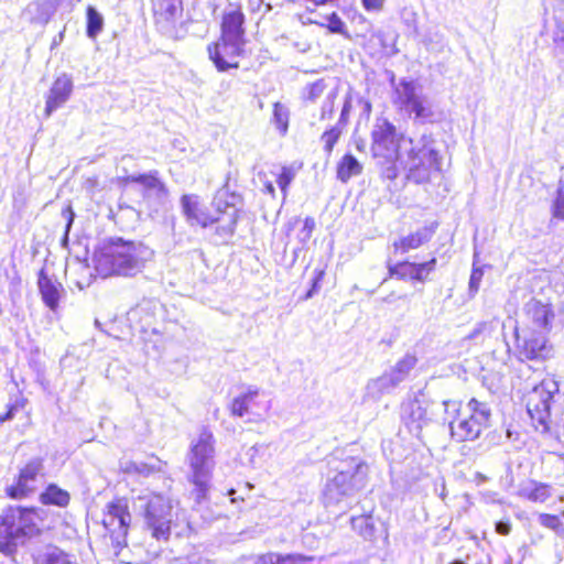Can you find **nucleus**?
I'll return each mask as SVG.
<instances>
[{
  "instance_id": "obj_1",
  "label": "nucleus",
  "mask_w": 564,
  "mask_h": 564,
  "mask_svg": "<svg viewBox=\"0 0 564 564\" xmlns=\"http://www.w3.org/2000/svg\"><path fill=\"white\" fill-rule=\"evenodd\" d=\"M242 196L228 187L217 189L209 203L198 194L187 193L180 197L181 210L191 227L212 229L220 238H231L241 217L238 207Z\"/></svg>"
},
{
  "instance_id": "obj_2",
  "label": "nucleus",
  "mask_w": 564,
  "mask_h": 564,
  "mask_svg": "<svg viewBox=\"0 0 564 564\" xmlns=\"http://www.w3.org/2000/svg\"><path fill=\"white\" fill-rule=\"evenodd\" d=\"M45 511L34 505H8L0 512V553L13 557L19 543L41 536Z\"/></svg>"
},
{
  "instance_id": "obj_3",
  "label": "nucleus",
  "mask_w": 564,
  "mask_h": 564,
  "mask_svg": "<svg viewBox=\"0 0 564 564\" xmlns=\"http://www.w3.org/2000/svg\"><path fill=\"white\" fill-rule=\"evenodd\" d=\"M413 140L398 133L387 119H378L372 130V153L381 169V175L394 180L399 175V162Z\"/></svg>"
},
{
  "instance_id": "obj_4",
  "label": "nucleus",
  "mask_w": 564,
  "mask_h": 564,
  "mask_svg": "<svg viewBox=\"0 0 564 564\" xmlns=\"http://www.w3.org/2000/svg\"><path fill=\"white\" fill-rule=\"evenodd\" d=\"M400 170H404L406 180L415 184L427 183L433 175L441 173L442 156L431 134H423L412 142L404 155L401 156Z\"/></svg>"
},
{
  "instance_id": "obj_5",
  "label": "nucleus",
  "mask_w": 564,
  "mask_h": 564,
  "mask_svg": "<svg viewBox=\"0 0 564 564\" xmlns=\"http://www.w3.org/2000/svg\"><path fill=\"white\" fill-rule=\"evenodd\" d=\"M95 269L101 276L130 275L139 264L134 241L109 239L94 254Z\"/></svg>"
},
{
  "instance_id": "obj_6",
  "label": "nucleus",
  "mask_w": 564,
  "mask_h": 564,
  "mask_svg": "<svg viewBox=\"0 0 564 564\" xmlns=\"http://www.w3.org/2000/svg\"><path fill=\"white\" fill-rule=\"evenodd\" d=\"M132 524L129 499L115 496L105 505L101 512V539L119 555L128 547V536Z\"/></svg>"
},
{
  "instance_id": "obj_7",
  "label": "nucleus",
  "mask_w": 564,
  "mask_h": 564,
  "mask_svg": "<svg viewBox=\"0 0 564 564\" xmlns=\"http://www.w3.org/2000/svg\"><path fill=\"white\" fill-rule=\"evenodd\" d=\"M491 409L473 398L458 416L449 421L451 436L457 442L474 441L490 425Z\"/></svg>"
},
{
  "instance_id": "obj_8",
  "label": "nucleus",
  "mask_w": 564,
  "mask_h": 564,
  "mask_svg": "<svg viewBox=\"0 0 564 564\" xmlns=\"http://www.w3.org/2000/svg\"><path fill=\"white\" fill-rule=\"evenodd\" d=\"M393 101L401 111L413 117L416 122L426 123L435 120L429 99L414 80L401 79L394 86Z\"/></svg>"
},
{
  "instance_id": "obj_9",
  "label": "nucleus",
  "mask_w": 564,
  "mask_h": 564,
  "mask_svg": "<svg viewBox=\"0 0 564 564\" xmlns=\"http://www.w3.org/2000/svg\"><path fill=\"white\" fill-rule=\"evenodd\" d=\"M558 394V383L551 378L543 379L527 394L528 414L543 431L549 430L551 406Z\"/></svg>"
},
{
  "instance_id": "obj_10",
  "label": "nucleus",
  "mask_w": 564,
  "mask_h": 564,
  "mask_svg": "<svg viewBox=\"0 0 564 564\" xmlns=\"http://www.w3.org/2000/svg\"><path fill=\"white\" fill-rule=\"evenodd\" d=\"M516 355L520 361L542 364L555 356V349L546 334L535 329L516 328Z\"/></svg>"
},
{
  "instance_id": "obj_11",
  "label": "nucleus",
  "mask_w": 564,
  "mask_h": 564,
  "mask_svg": "<svg viewBox=\"0 0 564 564\" xmlns=\"http://www.w3.org/2000/svg\"><path fill=\"white\" fill-rule=\"evenodd\" d=\"M173 506L163 495H152L143 509V519L151 536L158 541H167L172 530Z\"/></svg>"
},
{
  "instance_id": "obj_12",
  "label": "nucleus",
  "mask_w": 564,
  "mask_h": 564,
  "mask_svg": "<svg viewBox=\"0 0 564 564\" xmlns=\"http://www.w3.org/2000/svg\"><path fill=\"white\" fill-rule=\"evenodd\" d=\"M44 476L43 459H30L19 468L12 484L4 488V496L14 501L26 500L37 491Z\"/></svg>"
},
{
  "instance_id": "obj_13",
  "label": "nucleus",
  "mask_w": 564,
  "mask_h": 564,
  "mask_svg": "<svg viewBox=\"0 0 564 564\" xmlns=\"http://www.w3.org/2000/svg\"><path fill=\"white\" fill-rule=\"evenodd\" d=\"M246 44L247 41L218 36L207 45L206 51L216 69L224 73L240 67V61L246 56Z\"/></svg>"
},
{
  "instance_id": "obj_14",
  "label": "nucleus",
  "mask_w": 564,
  "mask_h": 564,
  "mask_svg": "<svg viewBox=\"0 0 564 564\" xmlns=\"http://www.w3.org/2000/svg\"><path fill=\"white\" fill-rule=\"evenodd\" d=\"M297 169L294 165L271 163L257 173L261 185V192L274 199L276 191L273 182L276 183L283 198L288 196L290 185L295 180Z\"/></svg>"
},
{
  "instance_id": "obj_15",
  "label": "nucleus",
  "mask_w": 564,
  "mask_h": 564,
  "mask_svg": "<svg viewBox=\"0 0 564 564\" xmlns=\"http://www.w3.org/2000/svg\"><path fill=\"white\" fill-rule=\"evenodd\" d=\"M219 36L228 40L247 41L246 15L240 4L230 3L223 12L219 24Z\"/></svg>"
},
{
  "instance_id": "obj_16",
  "label": "nucleus",
  "mask_w": 564,
  "mask_h": 564,
  "mask_svg": "<svg viewBox=\"0 0 564 564\" xmlns=\"http://www.w3.org/2000/svg\"><path fill=\"white\" fill-rule=\"evenodd\" d=\"M37 289L43 304L51 312H57L65 294L63 284L48 275L45 269H41L37 272Z\"/></svg>"
},
{
  "instance_id": "obj_17",
  "label": "nucleus",
  "mask_w": 564,
  "mask_h": 564,
  "mask_svg": "<svg viewBox=\"0 0 564 564\" xmlns=\"http://www.w3.org/2000/svg\"><path fill=\"white\" fill-rule=\"evenodd\" d=\"M416 362L417 358L414 355L409 352L405 354V356L395 364L390 372L379 377L375 384L381 392H389L408 378Z\"/></svg>"
},
{
  "instance_id": "obj_18",
  "label": "nucleus",
  "mask_w": 564,
  "mask_h": 564,
  "mask_svg": "<svg viewBox=\"0 0 564 564\" xmlns=\"http://www.w3.org/2000/svg\"><path fill=\"white\" fill-rule=\"evenodd\" d=\"M73 93V80L66 75L57 76L45 98L44 117L48 118L58 108H61Z\"/></svg>"
},
{
  "instance_id": "obj_19",
  "label": "nucleus",
  "mask_w": 564,
  "mask_h": 564,
  "mask_svg": "<svg viewBox=\"0 0 564 564\" xmlns=\"http://www.w3.org/2000/svg\"><path fill=\"white\" fill-rule=\"evenodd\" d=\"M215 440L213 433L204 430L198 440L191 445L188 464L213 467Z\"/></svg>"
},
{
  "instance_id": "obj_20",
  "label": "nucleus",
  "mask_w": 564,
  "mask_h": 564,
  "mask_svg": "<svg viewBox=\"0 0 564 564\" xmlns=\"http://www.w3.org/2000/svg\"><path fill=\"white\" fill-rule=\"evenodd\" d=\"M523 312L532 327L550 330L555 315L550 304L531 299L524 304Z\"/></svg>"
},
{
  "instance_id": "obj_21",
  "label": "nucleus",
  "mask_w": 564,
  "mask_h": 564,
  "mask_svg": "<svg viewBox=\"0 0 564 564\" xmlns=\"http://www.w3.org/2000/svg\"><path fill=\"white\" fill-rule=\"evenodd\" d=\"M259 390L250 389L232 399L228 409L232 416L256 415L261 409Z\"/></svg>"
},
{
  "instance_id": "obj_22",
  "label": "nucleus",
  "mask_w": 564,
  "mask_h": 564,
  "mask_svg": "<svg viewBox=\"0 0 564 564\" xmlns=\"http://www.w3.org/2000/svg\"><path fill=\"white\" fill-rule=\"evenodd\" d=\"M435 258H432L431 260L423 263H413L404 261L391 267L390 272L391 275H395L401 279L409 278L411 280L423 282L426 275L435 269Z\"/></svg>"
},
{
  "instance_id": "obj_23",
  "label": "nucleus",
  "mask_w": 564,
  "mask_h": 564,
  "mask_svg": "<svg viewBox=\"0 0 564 564\" xmlns=\"http://www.w3.org/2000/svg\"><path fill=\"white\" fill-rule=\"evenodd\" d=\"M191 474L187 477L188 482L192 485V494L196 501L206 499L210 489L212 469L210 466L189 465Z\"/></svg>"
},
{
  "instance_id": "obj_24",
  "label": "nucleus",
  "mask_w": 564,
  "mask_h": 564,
  "mask_svg": "<svg viewBox=\"0 0 564 564\" xmlns=\"http://www.w3.org/2000/svg\"><path fill=\"white\" fill-rule=\"evenodd\" d=\"M402 417L409 430L416 435L430 422L425 406L417 399L403 405Z\"/></svg>"
},
{
  "instance_id": "obj_25",
  "label": "nucleus",
  "mask_w": 564,
  "mask_h": 564,
  "mask_svg": "<svg viewBox=\"0 0 564 564\" xmlns=\"http://www.w3.org/2000/svg\"><path fill=\"white\" fill-rule=\"evenodd\" d=\"M42 506L66 509L70 506L72 495L56 482H48L39 495Z\"/></svg>"
},
{
  "instance_id": "obj_26",
  "label": "nucleus",
  "mask_w": 564,
  "mask_h": 564,
  "mask_svg": "<svg viewBox=\"0 0 564 564\" xmlns=\"http://www.w3.org/2000/svg\"><path fill=\"white\" fill-rule=\"evenodd\" d=\"M182 8L175 0H155L153 3V17L159 24H169L181 15Z\"/></svg>"
},
{
  "instance_id": "obj_27",
  "label": "nucleus",
  "mask_w": 564,
  "mask_h": 564,
  "mask_svg": "<svg viewBox=\"0 0 564 564\" xmlns=\"http://www.w3.org/2000/svg\"><path fill=\"white\" fill-rule=\"evenodd\" d=\"M158 171H151L149 173H141L137 175H129L122 178V184H140L145 189H153L158 193L167 194V187L163 181L158 176Z\"/></svg>"
},
{
  "instance_id": "obj_28",
  "label": "nucleus",
  "mask_w": 564,
  "mask_h": 564,
  "mask_svg": "<svg viewBox=\"0 0 564 564\" xmlns=\"http://www.w3.org/2000/svg\"><path fill=\"white\" fill-rule=\"evenodd\" d=\"M433 230L430 228L419 229L416 232L409 235L408 237L401 238L399 241L393 243L397 251H401L402 253L410 251L411 249H416L424 242L429 241L432 238Z\"/></svg>"
},
{
  "instance_id": "obj_29",
  "label": "nucleus",
  "mask_w": 564,
  "mask_h": 564,
  "mask_svg": "<svg viewBox=\"0 0 564 564\" xmlns=\"http://www.w3.org/2000/svg\"><path fill=\"white\" fill-rule=\"evenodd\" d=\"M313 560V556L302 554L281 555L276 553H267L259 556L257 564H303Z\"/></svg>"
},
{
  "instance_id": "obj_30",
  "label": "nucleus",
  "mask_w": 564,
  "mask_h": 564,
  "mask_svg": "<svg viewBox=\"0 0 564 564\" xmlns=\"http://www.w3.org/2000/svg\"><path fill=\"white\" fill-rule=\"evenodd\" d=\"M521 496L533 502L542 503L551 497V486L532 480L521 489Z\"/></svg>"
},
{
  "instance_id": "obj_31",
  "label": "nucleus",
  "mask_w": 564,
  "mask_h": 564,
  "mask_svg": "<svg viewBox=\"0 0 564 564\" xmlns=\"http://www.w3.org/2000/svg\"><path fill=\"white\" fill-rule=\"evenodd\" d=\"M104 29V18L93 6L86 8V34L89 39H96Z\"/></svg>"
},
{
  "instance_id": "obj_32",
  "label": "nucleus",
  "mask_w": 564,
  "mask_h": 564,
  "mask_svg": "<svg viewBox=\"0 0 564 564\" xmlns=\"http://www.w3.org/2000/svg\"><path fill=\"white\" fill-rule=\"evenodd\" d=\"M272 118L279 132L282 135L286 134L289 130L290 111L282 102L276 101L273 104Z\"/></svg>"
},
{
  "instance_id": "obj_33",
  "label": "nucleus",
  "mask_w": 564,
  "mask_h": 564,
  "mask_svg": "<svg viewBox=\"0 0 564 564\" xmlns=\"http://www.w3.org/2000/svg\"><path fill=\"white\" fill-rule=\"evenodd\" d=\"M359 529V534L366 541H372L377 535V528L371 516L355 517V529Z\"/></svg>"
},
{
  "instance_id": "obj_34",
  "label": "nucleus",
  "mask_w": 564,
  "mask_h": 564,
  "mask_svg": "<svg viewBox=\"0 0 564 564\" xmlns=\"http://www.w3.org/2000/svg\"><path fill=\"white\" fill-rule=\"evenodd\" d=\"M343 132V128L337 124L325 130L321 135L323 142V149L327 155L332 154L335 144L339 140Z\"/></svg>"
},
{
  "instance_id": "obj_35",
  "label": "nucleus",
  "mask_w": 564,
  "mask_h": 564,
  "mask_svg": "<svg viewBox=\"0 0 564 564\" xmlns=\"http://www.w3.org/2000/svg\"><path fill=\"white\" fill-rule=\"evenodd\" d=\"M478 253H474V262L473 270L470 273L469 282H468V292L470 297H474L476 293L479 291L480 283L484 276V268L477 265Z\"/></svg>"
},
{
  "instance_id": "obj_36",
  "label": "nucleus",
  "mask_w": 564,
  "mask_h": 564,
  "mask_svg": "<svg viewBox=\"0 0 564 564\" xmlns=\"http://www.w3.org/2000/svg\"><path fill=\"white\" fill-rule=\"evenodd\" d=\"M337 178L343 183H347L352 176V154L346 153L337 163Z\"/></svg>"
},
{
  "instance_id": "obj_37",
  "label": "nucleus",
  "mask_w": 564,
  "mask_h": 564,
  "mask_svg": "<svg viewBox=\"0 0 564 564\" xmlns=\"http://www.w3.org/2000/svg\"><path fill=\"white\" fill-rule=\"evenodd\" d=\"M325 278V271L323 269H315L313 272V276L311 280V286L307 290L305 294H303L300 299L302 301H306L311 297H313L315 294H317L321 291L322 282Z\"/></svg>"
},
{
  "instance_id": "obj_38",
  "label": "nucleus",
  "mask_w": 564,
  "mask_h": 564,
  "mask_svg": "<svg viewBox=\"0 0 564 564\" xmlns=\"http://www.w3.org/2000/svg\"><path fill=\"white\" fill-rule=\"evenodd\" d=\"M26 404L28 399L24 397H20L13 403L8 404L6 412L0 414V425L7 421L12 420L15 416V413L20 410H23Z\"/></svg>"
},
{
  "instance_id": "obj_39",
  "label": "nucleus",
  "mask_w": 564,
  "mask_h": 564,
  "mask_svg": "<svg viewBox=\"0 0 564 564\" xmlns=\"http://www.w3.org/2000/svg\"><path fill=\"white\" fill-rule=\"evenodd\" d=\"M538 519L539 523L544 528H547L556 533L564 531L563 523L558 516L540 513Z\"/></svg>"
},
{
  "instance_id": "obj_40",
  "label": "nucleus",
  "mask_w": 564,
  "mask_h": 564,
  "mask_svg": "<svg viewBox=\"0 0 564 564\" xmlns=\"http://www.w3.org/2000/svg\"><path fill=\"white\" fill-rule=\"evenodd\" d=\"M302 228L296 236V239L300 243L305 245L312 238L313 231L316 227V221L313 217L308 216L302 220Z\"/></svg>"
},
{
  "instance_id": "obj_41",
  "label": "nucleus",
  "mask_w": 564,
  "mask_h": 564,
  "mask_svg": "<svg viewBox=\"0 0 564 564\" xmlns=\"http://www.w3.org/2000/svg\"><path fill=\"white\" fill-rule=\"evenodd\" d=\"M552 217L564 220V185L556 191V196L551 207Z\"/></svg>"
},
{
  "instance_id": "obj_42",
  "label": "nucleus",
  "mask_w": 564,
  "mask_h": 564,
  "mask_svg": "<svg viewBox=\"0 0 564 564\" xmlns=\"http://www.w3.org/2000/svg\"><path fill=\"white\" fill-rule=\"evenodd\" d=\"M443 405H444V411H445V417L444 420L445 421H451L453 420L455 416H458V414H462V410H460V402L458 401H452V400H445L443 401Z\"/></svg>"
},
{
  "instance_id": "obj_43",
  "label": "nucleus",
  "mask_w": 564,
  "mask_h": 564,
  "mask_svg": "<svg viewBox=\"0 0 564 564\" xmlns=\"http://www.w3.org/2000/svg\"><path fill=\"white\" fill-rule=\"evenodd\" d=\"M322 91H323L322 84H319V83L310 84L305 88L304 100L305 101H314L317 97L321 96Z\"/></svg>"
},
{
  "instance_id": "obj_44",
  "label": "nucleus",
  "mask_w": 564,
  "mask_h": 564,
  "mask_svg": "<svg viewBox=\"0 0 564 564\" xmlns=\"http://www.w3.org/2000/svg\"><path fill=\"white\" fill-rule=\"evenodd\" d=\"M386 0H361L364 9L368 12H379L382 10Z\"/></svg>"
},
{
  "instance_id": "obj_45",
  "label": "nucleus",
  "mask_w": 564,
  "mask_h": 564,
  "mask_svg": "<svg viewBox=\"0 0 564 564\" xmlns=\"http://www.w3.org/2000/svg\"><path fill=\"white\" fill-rule=\"evenodd\" d=\"M496 532L501 535H508L511 531V523L509 520H499L495 524Z\"/></svg>"
},
{
  "instance_id": "obj_46",
  "label": "nucleus",
  "mask_w": 564,
  "mask_h": 564,
  "mask_svg": "<svg viewBox=\"0 0 564 564\" xmlns=\"http://www.w3.org/2000/svg\"><path fill=\"white\" fill-rule=\"evenodd\" d=\"M489 328V325L488 323H479L477 324V326L473 329V332L469 334V338L470 339H476L478 338L479 335H481L482 333H485L487 329Z\"/></svg>"
},
{
  "instance_id": "obj_47",
  "label": "nucleus",
  "mask_w": 564,
  "mask_h": 564,
  "mask_svg": "<svg viewBox=\"0 0 564 564\" xmlns=\"http://www.w3.org/2000/svg\"><path fill=\"white\" fill-rule=\"evenodd\" d=\"M62 214L66 217L67 219V225H66V230L68 231L73 221H74V212H73V208L70 205H67L63 210H62Z\"/></svg>"
},
{
  "instance_id": "obj_48",
  "label": "nucleus",
  "mask_w": 564,
  "mask_h": 564,
  "mask_svg": "<svg viewBox=\"0 0 564 564\" xmlns=\"http://www.w3.org/2000/svg\"><path fill=\"white\" fill-rule=\"evenodd\" d=\"M358 106L361 108V115L360 116L365 115L368 118L370 112H371V105H370V102L367 101V100H364V99H359L358 100Z\"/></svg>"
},
{
  "instance_id": "obj_49",
  "label": "nucleus",
  "mask_w": 564,
  "mask_h": 564,
  "mask_svg": "<svg viewBox=\"0 0 564 564\" xmlns=\"http://www.w3.org/2000/svg\"><path fill=\"white\" fill-rule=\"evenodd\" d=\"M368 470V466L364 463H358L356 466H355V478L360 475V476H364L366 475Z\"/></svg>"
},
{
  "instance_id": "obj_50",
  "label": "nucleus",
  "mask_w": 564,
  "mask_h": 564,
  "mask_svg": "<svg viewBox=\"0 0 564 564\" xmlns=\"http://www.w3.org/2000/svg\"><path fill=\"white\" fill-rule=\"evenodd\" d=\"M348 115H349V104L346 102L341 110L340 121H344L343 126L345 127L348 122Z\"/></svg>"
},
{
  "instance_id": "obj_51",
  "label": "nucleus",
  "mask_w": 564,
  "mask_h": 564,
  "mask_svg": "<svg viewBox=\"0 0 564 564\" xmlns=\"http://www.w3.org/2000/svg\"><path fill=\"white\" fill-rule=\"evenodd\" d=\"M487 480H488V477L485 476L484 474H481L479 471L475 474V481L477 485H481V484L486 482Z\"/></svg>"
},
{
  "instance_id": "obj_52",
  "label": "nucleus",
  "mask_w": 564,
  "mask_h": 564,
  "mask_svg": "<svg viewBox=\"0 0 564 564\" xmlns=\"http://www.w3.org/2000/svg\"><path fill=\"white\" fill-rule=\"evenodd\" d=\"M354 169H355V176H356L357 174H360V173H361V171H362V166H361V164H360L356 159H355V165H354Z\"/></svg>"
},
{
  "instance_id": "obj_53",
  "label": "nucleus",
  "mask_w": 564,
  "mask_h": 564,
  "mask_svg": "<svg viewBox=\"0 0 564 564\" xmlns=\"http://www.w3.org/2000/svg\"><path fill=\"white\" fill-rule=\"evenodd\" d=\"M301 220L299 218L294 219V221L288 224V236H290V231L293 230L294 226L300 223Z\"/></svg>"
},
{
  "instance_id": "obj_54",
  "label": "nucleus",
  "mask_w": 564,
  "mask_h": 564,
  "mask_svg": "<svg viewBox=\"0 0 564 564\" xmlns=\"http://www.w3.org/2000/svg\"><path fill=\"white\" fill-rule=\"evenodd\" d=\"M327 12L325 8H315V13L313 15L324 14Z\"/></svg>"
},
{
  "instance_id": "obj_55",
  "label": "nucleus",
  "mask_w": 564,
  "mask_h": 564,
  "mask_svg": "<svg viewBox=\"0 0 564 564\" xmlns=\"http://www.w3.org/2000/svg\"><path fill=\"white\" fill-rule=\"evenodd\" d=\"M358 19H359V20H360V22H362V23H365V22H366L365 18H364L361 14H359V15H358Z\"/></svg>"
}]
</instances>
